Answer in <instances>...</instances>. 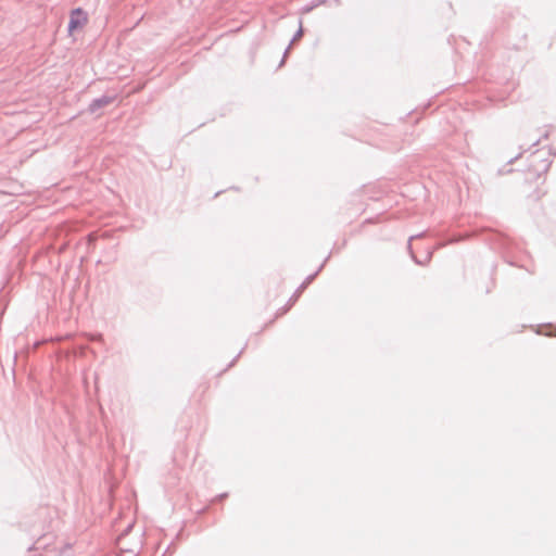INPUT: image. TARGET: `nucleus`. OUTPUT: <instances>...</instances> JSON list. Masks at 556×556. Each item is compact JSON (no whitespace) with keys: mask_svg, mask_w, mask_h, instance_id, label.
<instances>
[{"mask_svg":"<svg viewBox=\"0 0 556 556\" xmlns=\"http://www.w3.org/2000/svg\"><path fill=\"white\" fill-rule=\"evenodd\" d=\"M88 23L87 13L77 8L71 12L70 23H68V31L73 34L75 30L83 28Z\"/></svg>","mask_w":556,"mask_h":556,"instance_id":"nucleus-1","label":"nucleus"}]
</instances>
